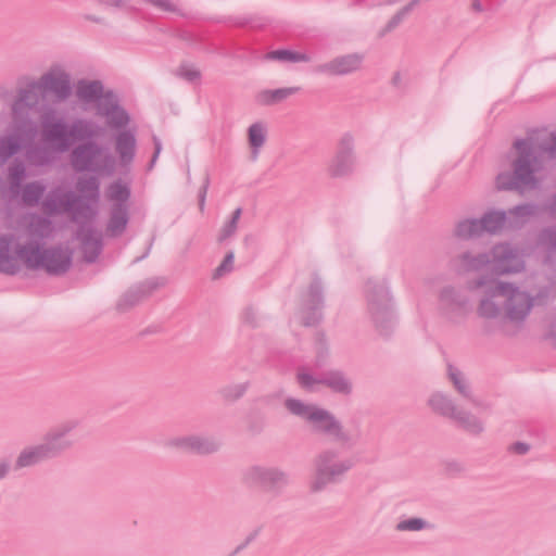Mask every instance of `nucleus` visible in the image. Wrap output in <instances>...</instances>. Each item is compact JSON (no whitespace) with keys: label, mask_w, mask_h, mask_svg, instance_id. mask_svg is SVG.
<instances>
[{"label":"nucleus","mask_w":556,"mask_h":556,"mask_svg":"<svg viewBox=\"0 0 556 556\" xmlns=\"http://www.w3.org/2000/svg\"><path fill=\"white\" fill-rule=\"evenodd\" d=\"M28 268L43 269L49 274L59 275L66 271L71 258L66 251L28 249L17 251L12 240H0V270L7 274L18 271L21 263Z\"/></svg>","instance_id":"1"},{"label":"nucleus","mask_w":556,"mask_h":556,"mask_svg":"<svg viewBox=\"0 0 556 556\" xmlns=\"http://www.w3.org/2000/svg\"><path fill=\"white\" fill-rule=\"evenodd\" d=\"M530 309L528 296L519 291L501 285L492 293L489 300L482 302L481 314L486 317L496 315L500 311L511 320L523 318Z\"/></svg>","instance_id":"2"},{"label":"nucleus","mask_w":556,"mask_h":556,"mask_svg":"<svg viewBox=\"0 0 556 556\" xmlns=\"http://www.w3.org/2000/svg\"><path fill=\"white\" fill-rule=\"evenodd\" d=\"M514 177L509 178L505 174L497 177V186L502 189L523 188L533 181L532 173L534 168L530 165L533 150L528 141H518L514 147Z\"/></svg>","instance_id":"3"},{"label":"nucleus","mask_w":556,"mask_h":556,"mask_svg":"<svg viewBox=\"0 0 556 556\" xmlns=\"http://www.w3.org/2000/svg\"><path fill=\"white\" fill-rule=\"evenodd\" d=\"M286 405L293 414L300 415L313 422L317 429L326 431H336L338 429L337 421L325 410L314 406H305L295 400H288Z\"/></svg>","instance_id":"4"},{"label":"nucleus","mask_w":556,"mask_h":556,"mask_svg":"<svg viewBox=\"0 0 556 556\" xmlns=\"http://www.w3.org/2000/svg\"><path fill=\"white\" fill-rule=\"evenodd\" d=\"M362 58L358 54H349L337 58L320 66V71L331 75H345L361 67Z\"/></svg>","instance_id":"5"},{"label":"nucleus","mask_w":556,"mask_h":556,"mask_svg":"<svg viewBox=\"0 0 556 556\" xmlns=\"http://www.w3.org/2000/svg\"><path fill=\"white\" fill-rule=\"evenodd\" d=\"M55 448L56 446L52 442H49L46 445L25 450L18 456L16 465L18 467H27L35 465L38 462L48 457L51 454V451Z\"/></svg>","instance_id":"6"},{"label":"nucleus","mask_w":556,"mask_h":556,"mask_svg":"<svg viewBox=\"0 0 556 556\" xmlns=\"http://www.w3.org/2000/svg\"><path fill=\"white\" fill-rule=\"evenodd\" d=\"M300 90L299 87H287L275 90H263L257 94V101L261 104L270 105L286 100L295 94Z\"/></svg>","instance_id":"7"},{"label":"nucleus","mask_w":556,"mask_h":556,"mask_svg":"<svg viewBox=\"0 0 556 556\" xmlns=\"http://www.w3.org/2000/svg\"><path fill=\"white\" fill-rule=\"evenodd\" d=\"M45 88L53 90L58 96L63 97L67 91V77L60 71L54 70L42 78Z\"/></svg>","instance_id":"8"},{"label":"nucleus","mask_w":556,"mask_h":556,"mask_svg":"<svg viewBox=\"0 0 556 556\" xmlns=\"http://www.w3.org/2000/svg\"><path fill=\"white\" fill-rule=\"evenodd\" d=\"M266 60H276L285 62H308L309 56L305 53L291 50H275L265 55Z\"/></svg>","instance_id":"9"},{"label":"nucleus","mask_w":556,"mask_h":556,"mask_svg":"<svg viewBox=\"0 0 556 556\" xmlns=\"http://www.w3.org/2000/svg\"><path fill=\"white\" fill-rule=\"evenodd\" d=\"M265 135L266 129L262 124L256 123L249 128V143L254 149V155L257 154V150L264 144Z\"/></svg>","instance_id":"10"},{"label":"nucleus","mask_w":556,"mask_h":556,"mask_svg":"<svg viewBox=\"0 0 556 556\" xmlns=\"http://www.w3.org/2000/svg\"><path fill=\"white\" fill-rule=\"evenodd\" d=\"M481 232V223L478 220H464L456 228V233L460 238H469Z\"/></svg>","instance_id":"11"},{"label":"nucleus","mask_w":556,"mask_h":556,"mask_svg":"<svg viewBox=\"0 0 556 556\" xmlns=\"http://www.w3.org/2000/svg\"><path fill=\"white\" fill-rule=\"evenodd\" d=\"M481 223L482 231H496L500 229L504 223V215L501 213H491L486 215L482 220H478Z\"/></svg>","instance_id":"12"},{"label":"nucleus","mask_w":556,"mask_h":556,"mask_svg":"<svg viewBox=\"0 0 556 556\" xmlns=\"http://www.w3.org/2000/svg\"><path fill=\"white\" fill-rule=\"evenodd\" d=\"M351 156L348 153H339L331 162L330 170L333 175H341L350 168Z\"/></svg>","instance_id":"13"},{"label":"nucleus","mask_w":556,"mask_h":556,"mask_svg":"<svg viewBox=\"0 0 556 556\" xmlns=\"http://www.w3.org/2000/svg\"><path fill=\"white\" fill-rule=\"evenodd\" d=\"M101 92L98 83H81L78 87V96L84 100L97 99Z\"/></svg>","instance_id":"14"},{"label":"nucleus","mask_w":556,"mask_h":556,"mask_svg":"<svg viewBox=\"0 0 556 556\" xmlns=\"http://www.w3.org/2000/svg\"><path fill=\"white\" fill-rule=\"evenodd\" d=\"M134 138L128 134H124L118 138L117 149L123 159L126 160L131 156L134 151Z\"/></svg>","instance_id":"15"},{"label":"nucleus","mask_w":556,"mask_h":556,"mask_svg":"<svg viewBox=\"0 0 556 556\" xmlns=\"http://www.w3.org/2000/svg\"><path fill=\"white\" fill-rule=\"evenodd\" d=\"M345 470V467H342L340 466L339 468L336 469V473H341ZM334 475V471H331L329 472V468L327 465H323L320 468H319V472H318V476L316 478V481L314 482V488L316 490L320 489L321 488V484L325 483L326 481L330 480V478Z\"/></svg>","instance_id":"16"},{"label":"nucleus","mask_w":556,"mask_h":556,"mask_svg":"<svg viewBox=\"0 0 556 556\" xmlns=\"http://www.w3.org/2000/svg\"><path fill=\"white\" fill-rule=\"evenodd\" d=\"M126 215L122 210H118L112 217L110 222V229L112 232L116 233L121 231L126 225Z\"/></svg>","instance_id":"17"},{"label":"nucleus","mask_w":556,"mask_h":556,"mask_svg":"<svg viewBox=\"0 0 556 556\" xmlns=\"http://www.w3.org/2000/svg\"><path fill=\"white\" fill-rule=\"evenodd\" d=\"M109 194L112 199H114L116 201H124L128 197V190H127L126 186H124L122 184H116L110 188Z\"/></svg>","instance_id":"18"},{"label":"nucleus","mask_w":556,"mask_h":556,"mask_svg":"<svg viewBox=\"0 0 556 556\" xmlns=\"http://www.w3.org/2000/svg\"><path fill=\"white\" fill-rule=\"evenodd\" d=\"M239 214H240V212L236 211L232 218L223 227L220 237H219L220 240L228 238L229 236H231L235 232L236 227H237V220L239 218Z\"/></svg>","instance_id":"19"},{"label":"nucleus","mask_w":556,"mask_h":556,"mask_svg":"<svg viewBox=\"0 0 556 556\" xmlns=\"http://www.w3.org/2000/svg\"><path fill=\"white\" fill-rule=\"evenodd\" d=\"M186 445L194 451L206 453L211 451V447L206 442L198 438H190L186 440Z\"/></svg>","instance_id":"20"},{"label":"nucleus","mask_w":556,"mask_h":556,"mask_svg":"<svg viewBox=\"0 0 556 556\" xmlns=\"http://www.w3.org/2000/svg\"><path fill=\"white\" fill-rule=\"evenodd\" d=\"M232 266H233V254L229 253L226 255L223 263L216 268L214 277L218 278L222 275H224L225 273L230 271Z\"/></svg>","instance_id":"21"},{"label":"nucleus","mask_w":556,"mask_h":556,"mask_svg":"<svg viewBox=\"0 0 556 556\" xmlns=\"http://www.w3.org/2000/svg\"><path fill=\"white\" fill-rule=\"evenodd\" d=\"M152 5L167 12H176L178 5L174 0H148Z\"/></svg>","instance_id":"22"},{"label":"nucleus","mask_w":556,"mask_h":556,"mask_svg":"<svg viewBox=\"0 0 556 556\" xmlns=\"http://www.w3.org/2000/svg\"><path fill=\"white\" fill-rule=\"evenodd\" d=\"M424 527V522L420 519H410L399 525L401 530H419Z\"/></svg>","instance_id":"23"},{"label":"nucleus","mask_w":556,"mask_h":556,"mask_svg":"<svg viewBox=\"0 0 556 556\" xmlns=\"http://www.w3.org/2000/svg\"><path fill=\"white\" fill-rule=\"evenodd\" d=\"M111 115L113 118L117 119L118 123H123L126 121V116L123 111H121L117 106L112 105L109 112L106 113Z\"/></svg>","instance_id":"24"},{"label":"nucleus","mask_w":556,"mask_h":556,"mask_svg":"<svg viewBox=\"0 0 556 556\" xmlns=\"http://www.w3.org/2000/svg\"><path fill=\"white\" fill-rule=\"evenodd\" d=\"M332 387L334 390L340 392H345L350 389L349 383L342 378H338L336 381H333Z\"/></svg>","instance_id":"25"},{"label":"nucleus","mask_w":556,"mask_h":556,"mask_svg":"<svg viewBox=\"0 0 556 556\" xmlns=\"http://www.w3.org/2000/svg\"><path fill=\"white\" fill-rule=\"evenodd\" d=\"M510 450L517 454H525L529 451V446L525 443L518 442V443L513 444Z\"/></svg>","instance_id":"26"},{"label":"nucleus","mask_w":556,"mask_h":556,"mask_svg":"<svg viewBox=\"0 0 556 556\" xmlns=\"http://www.w3.org/2000/svg\"><path fill=\"white\" fill-rule=\"evenodd\" d=\"M85 154H89V150H83V151H76L75 152V165L77 167H80V168H84L85 165L80 164V159H83L85 156Z\"/></svg>","instance_id":"27"},{"label":"nucleus","mask_w":556,"mask_h":556,"mask_svg":"<svg viewBox=\"0 0 556 556\" xmlns=\"http://www.w3.org/2000/svg\"><path fill=\"white\" fill-rule=\"evenodd\" d=\"M450 376H451V379L453 380V382H454L455 387H456L458 390H460V391H462V387L459 386V380H458V378H457L456 374H455V372H453L452 370H450Z\"/></svg>","instance_id":"28"},{"label":"nucleus","mask_w":556,"mask_h":556,"mask_svg":"<svg viewBox=\"0 0 556 556\" xmlns=\"http://www.w3.org/2000/svg\"><path fill=\"white\" fill-rule=\"evenodd\" d=\"M299 378H300L301 383H303V384L307 383L308 377L306 375H301Z\"/></svg>","instance_id":"29"},{"label":"nucleus","mask_w":556,"mask_h":556,"mask_svg":"<svg viewBox=\"0 0 556 556\" xmlns=\"http://www.w3.org/2000/svg\"><path fill=\"white\" fill-rule=\"evenodd\" d=\"M7 471V466L4 464L0 465V477H2Z\"/></svg>","instance_id":"30"},{"label":"nucleus","mask_w":556,"mask_h":556,"mask_svg":"<svg viewBox=\"0 0 556 556\" xmlns=\"http://www.w3.org/2000/svg\"><path fill=\"white\" fill-rule=\"evenodd\" d=\"M475 8H476L478 11H481V10H482V9H481V5H480V3H479V2L475 3Z\"/></svg>","instance_id":"31"},{"label":"nucleus","mask_w":556,"mask_h":556,"mask_svg":"<svg viewBox=\"0 0 556 556\" xmlns=\"http://www.w3.org/2000/svg\"><path fill=\"white\" fill-rule=\"evenodd\" d=\"M479 429H480L479 425H477V424L472 425V430H479Z\"/></svg>","instance_id":"32"},{"label":"nucleus","mask_w":556,"mask_h":556,"mask_svg":"<svg viewBox=\"0 0 556 556\" xmlns=\"http://www.w3.org/2000/svg\"><path fill=\"white\" fill-rule=\"evenodd\" d=\"M501 268H502L503 270H505V271L510 270V268H507V267H505V266H501Z\"/></svg>","instance_id":"33"},{"label":"nucleus","mask_w":556,"mask_h":556,"mask_svg":"<svg viewBox=\"0 0 556 556\" xmlns=\"http://www.w3.org/2000/svg\"><path fill=\"white\" fill-rule=\"evenodd\" d=\"M553 148H556V137L553 139Z\"/></svg>","instance_id":"34"}]
</instances>
